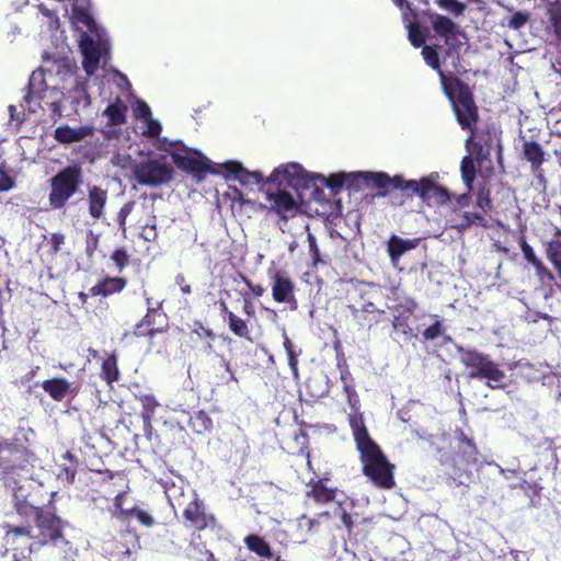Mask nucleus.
Returning a JSON list of instances; mask_svg holds the SVG:
<instances>
[{
	"instance_id": "aec40b11",
	"label": "nucleus",
	"mask_w": 561,
	"mask_h": 561,
	"mask_svg": "<svg viewBox=\"0 0 561 561\" xmlns=\"http://www.w3.org/2000/svg\"><path fill=\"white\" fill-rule=\"evenodd\" d=\"M431 23L437 35L444 37L446 43H448L449 35H455L458 32V25L456 23L437 13L431 15Z\"/></svg>"
},
{
	"instance_id": "423d86ee",
	"label": "nucleus",
	"mask_w": 561,
	"mask_h": 561,
	"mask_svg": "<svg viewBox=\"0 0 561 561\" xmlns=\"http://www.w3.org/2000/svg\"><path fill=\"white\" fill-rule=\"evenodd\" d=\"M157 148L169 152L180 170L201 173L209 167L210 161L205 156L197 150L187 148L181 142H173L163 138L162 140H157Z\"/></svg>"
},
{
	"instance_id": "7ed1b4c3",
	"label": "nucleus",
	"mask_w": 561,
	"mask_h": 561,
	"mask_svg": "<svg viewBox=\"0 0 561 561\" xmlns=\"http://www.w3.org/2000/svg\"><path fill=\"white\" fill-rule=\"evenodd\" d=\"M350 425L362 456L364 473L380 488L394 484L392 469L379 447L370 439L360 415H351Z\"/></svg>"
},
{
	"instance_id": "6e6d98bb",
	"label": "nucleus",
	"mask_w": 561,
	"mask_h": 561,
	"mask_svg": "<svg viewBox=\"0 0 561 561\" xmlns=\"http://www.w3.org/2000/svg\"><path fill=\"white\" fill-rule=\"evenodd\" d=\"M405 181L403 178L401 176H394V178H390V183L389 185L393 186L394 188H400V190H404V184H405Z\"/></svg>"
},
{
	"instance_id": "3c124183",
	"label": "nucleus",
	"mask_w": 561,
	"mask_h": 561,
	"mask_svg": "<svg viewBox=\"0 0 561 561\" xmlns=\"http://www.w3.org/2000/svg\"><path fill=\"white\" fill-rule=\"evenodd\" d=\"M140 236L146 240V241H153L156 238H157V229H156V225L152 224V225H146L141 232H140Z\"/></svg>"
},
{
	"instance_id": "4d7b16f0",
	"label": "nucleus",
	"mask_w": 561,
	"mask_h": 561,
	"mask_svg": "<svg viewBox=\"0 0 561 561\" xmlns=\"http://www.w3.org/2000/svg\"><path fill=\"white\" fill-rule=\"evenodd\" d=\"M248 287L251 289V291L256 296L261 297L265 293V289L261 285H254L250 283L249 280L245 282Z\"/></svg>"
},
{
	"instance_id": "a211bd4d",
	"label": "nucleus",
	"mask_w": 561,
	"mask_h": 561,
	"mask_svg": "<svg viewBox=\"0 0 561 561\" xmlns=\"http://www.w3.org/2000/svg\"><path fill=\"white\" fill-rule=\"evenodd\" d=\"M417 240H405L397 236H392L388 241V253L393 265L407 252L413 250L417 245Z\"/></svg>"
},
{
	"instance_id": "0e129e2a",
	"label": "nucleus",
	"mask_w": 561,
	"mask_h": 561,
	"mask_svg": "<svg viewBox=\"0 0 561 561\" xmlns=\"http://www.w3.org/2000/svg\"><path fill=\"white\" fill-rule=\"evenodd\" d=\"M243 310L247 314H251L253 311V305L249 300H244Z\"/></svg>"
},
{
	"instance_id": "39448f33",
	"label": "nucleus",
	"mask_w": 561,
	"mask_h": 561,
	"mask_svg": "<svg viewBox=\"0 0 561 561\" xmlns=\"http://www.w3.org/2000/svg\"><path fill=\"white\" fill-rule=\"evenodd\" d=\"M165 493L170 504L174 508L184 507L183 514L187 527L204 529L214 522V517L205 513L203 503L197 500L193 492H191L188 496V503H186V496L180 486L172 485L171 488L167 489Z\"/></svg>"
},
{
	"instance_id": "9b49d317",
	"label": "nucleus",
	"mask_w": 561,
	"mask_h": 561,
	"mask_svg": "<svg viewBox=\"0 0 561 561\" xmlns=\"http://www.w3.org/2000/svg\"><path fill=\"white\" fill-rule=\"evenodd\" d=\"M264 207L277 214L282 219L287 220L298 213V202L285 188L270 185L264 190Z\"/></svg>"
},
{
	"instance_id": "603ef678",
	"label": "nucleus",
	"mask_w": 561,
	"mask_h": 561,
	"mask_svg": "<svg viewBox=\"0 0 561 561\" xmlns=\"http://www.w3.org/2000/svg\"><path fill=\"white\" fill-rule=\"evenodd\" d=\"M58 479L65 481L66 483H71L75 479V470L65 468L58 473Z\"/></svg>"
},
{
	"instance_id": "0eeeda50",
	"label": "nucleus",
	"mask_w": 561,
	"mask_h": 561,
	"mask_svg": "<svg viewBox=\"0 0 561 561\" xmlns=\"http://www.w3.org/2000/svg\"><path fill=\"white\" fill-rule=\"evenodd\" d=\"M82 183L81 168L69 165L50 180V205L58 209L65 206L67 201L78 191Z\"/></svg>"
},
{
	"instance_id": "a878e982",
	"label": "nucleus",
	"mask_w": 561,
	"mask_h": 561,
	"mask_svg": "<svg viewBox=\"0 0 561 561\" xmlns=\"http://www.w3.org/2000/svg\"><path fill=\"white\" fill-rule=\"evenodd\" d=\"M247 547L260 557L271 558L272 552L270 546L259 536L250 535L244 539Z\"/></svg>"
},
{
	"instance_id": "bf43d9fd",
	"label": "nucleus",
	"mask_w": 561,
	"mask_h": 561,
	"mask_svg": "<svg viewBox=\"0 0 561 561\" xmlns=\"http://www.w3.org/2000/svg\"><path fill=\"white\" fill-rule=\"evenodd\" d=\"M308 241H309L310 252L312 253V255H313V257L316 260L317 256H318V247H317V243H316V238L312 234H309L308 236Z\"/></svg>"
},
{
	"instance_id": "72a5a7b5",
	"label": "nucleus",
	"mask_w": 561,
	"mask_h": 561,
	"mask_svg": "<svg viewBox=\"0 0 561 561\" xmlns=\"http://www.w3.org/2000/svg\"><path fill=\"white\" fill-rule=\"evenodd\" d=\"M102 375L104 379L111 383L118 377V369L115 356H108L103 360Z\"/></svg>"
},
{
	"instance_id": "6e6552de",
	"label": "nucleus",
	"mask_w": 561,
	"mask_h": 561,
	"mask_svg": "<svg viewBox=\"0 0 561 561\" xmlns=\"http://www.w3.org/2000/svg\"><path fill=\"white\" fill-rule=\"evenodd\" d=\"M440 80L445 93L451 102L458 123L463 129L471 130L472 125L478 119V110L470 91L465 87H460L457 94H455L451 87L447 83V79L443 72H440Z\"/></svg>"
},
{
	"instance_id": "09e8293b",
	"label": "nucleus",
	"mask_w": 561,
	"mask_h": 561,
	"mask_svg": "<svg viewBox=\"0 0 561 561\" xmlns=\"http://www.w3.org/2000/svg\"><path fill=\"white\" fill-rule=\"evenodd\" d=\"M124 496H125V492H121L114 499V505H115L116 510L118 511L117 513L113 514V516L116 517V518L127 517L126 516V511L127 510L123 508V499H124Z\"/></svg>"
},
{
	"instance_id": "20e7f679",
	"label": "nucleus",
	"mask_w": 561,
	"mask_h": 561,
	"mask_svg": "<svg viewBox=\"0 0 561 561\" xmlns=\"http://www.w3.org/2000/svg\"><path fill=\"white\" fill-rule=\"evenodd\" d=\"M461 363L470 369V378L486 379L491 388H500L504 385L505 373L491 358L477 351L458 348Z\"/></svg>"
},
{
	"instance_id": "a18cd8bd",
	"label": "nucleus",
	"mask_w": 561,
	"mask_h": 561,
	"mask_svg": "<svg viewBox=\"0 0 561 561\" xmlns=\"http://www.w3.org/2000/svg\"><path fill=\"white\" fill-rule=\"evenodd\" d=\"M443 333L442 323L436 321L433 325L424 330L423 336L425 340H434Z\"/></svg>"
},
{
	"instance_id": "4c0bfd02",
	"label": "nucleus",
	"mask_w": 561,
	"mask_h": 561,
	"mask_svg": "<svg viewBox=\"0 0 561 561\" xmlns=\"http://www.w3.org/2000/svg\"><path fill=\"white\" fill-rule=\"evenodd\" d=\"M436 3L440 9L451 12L457 16L463 14L466 10V5L457 0H437Z\"/></svg>"
},
{
	"instance_id": "f3484780",
	"label": "nucleus",
	"mask_w": 561,
	"mask_h": 561,
	"mask_svg": "<svg viewBox=\"0 0 561 561\" xmlns=\"http://www.w3.org/2000/svg\"><path fill=\"white\" fill-rule=\"evenodd\" d=\"M107 202V193L99 186H90L88 188L89 214L94 219L103 216V209Z\"/></svg>"
},
{
	"instance_id": "79ce46f5",
	"label": "nucleus",
	"mask_w": 561,
	"mask_h": 561,
	"mask_svg": "<svg viewBox=\"0 0 561 561\" xmlns=\"http://www.w3.org/2000/svg\"><path fill=\"white\" fill-rule=\"evenodd\" d=\"M39 12L47 19V24L50 30L59 28V19L55 15V13L47 9L44 4L38 5Z\"/></svg>"
},
{
	"instance_id": "13d9d810",
	"label": "nucleus",
	"mask_w": 561,
	"mask_h": 561,
	"mask_svg": "<svg viewBox=\"0 0 561 561\" xmlns=\"http://www.w3.org/2000/svg\"><path fill=\"white\" fill-rule=\"evenodd\" d=\"M313 524H314L313 519L307 518L306 516H302L299 519V527L307 528V530H311L313 527Z\"/></svg>"
},
{
	"instance_id": "4be33fe9",
	"label": "nucleus",
	"mask_w": 561,
	"mask_h": 561,
	"mask_svg": "<svg viewBox=\"0 0 561 561\" xmlns=\"http://www.w3.org/2000/svg\"><path fill=\"white\" fill-rule=\"evenodd\" d=\"M461 446L459 448L461 456L467 466H477L480 463V453L473 444L472 439L468 438L463 432L459 434Z\"/></svg>"
},
{
	"instance_id": "1a4fd4ad",
	"label": "nucleus",
	"mask_w": 561,
	"mask_h": 561,
	"mask_svg": "<svg viewBox=\"0 0 561 561\" xmlns=\"http://www.w3.org/2000/svg\"><path fill=\"white\" fill-rule=\"evenodd\" d=\"M311 181H314V173L307 172L302 165L296 162L280 164L267 178V183L271 185L280 188L288 186L297 192L307 188Z\"/></svg>"
},
{
	"instance_id": "5701e85b",
	"label": "nucleus",
	"mask_w": 561,
	"mask_h": 561,
	"mask_svg": "<svg viewBox=\"0 0 561 561\" xmlns=\"http://www.w3.org/2000/svg\"><path fill=\"white\" fill-rule=\"evenodd\" d=\"M360 183L371 185L376 188L383 190L381 195L386 194L387 187L390 183V176L381 172H358V185Z\"/></svg>"
},
{
	"instance_id": "cd10ccee",
	"label": "nucleus",
	"mask_w": 561,
	"mask_h": 561,
	"mask_svg": "<svg viewBox=\"0 0 561 561\" xmlns=\"http://www.w3.org/2000/svg\"><path fill=\"white\" fill-rule=\"evenodd\" d=\"M142 404L141 416L145 427L151 426V420L154 415L156 409L160 405L152 396H142L140 398Z\"/></svg>"
},
{
	"instance_id": "473e14b6",
	"label": "nucleus",
	"mask_w": 561,
	"mask_h": 561,
	"mask_svg": "<svg viewBox=\"0 0 561 561\" xmlns=\"http://www.w3.org/2000/svg\"><path fill=\"white\" fill-rule=\"evenodd\" d=\"M229 324V329L239 337L249 339V329L247 323L236 316L233 312H228V319H226Z\"/></svg>"
},
{
	"instance_id": "a19ab883",
	"label": "nucleus",
	"mask_w": 561,
	"mask_h": 561,
	"mask_svg": "<svg viewBox=\"0 0 561 561\" xmlns=\"http://www.w3.org/2000/svg\"><path fill=\"white\" fill-rule=\"evenodd\" d=\"M126 516H135L142 525L149 527L153 524V518L146 512L137 508L126 511Z\"/></svg>"
},
{
	"instance_id": "49530a36",
	"label": "nucleus",
	"mask_w": 561,
	"mask_h": 561,
	"mask_svg": "<svg viewBox=\"0 0 561 561\" xmlns=\"http://www.w3.org/2000/svg\"><path fill=\"white\" fill-rule=\"evenodd\" d=\"M409 39L415 47H420L424 43L422 32L417 27H414L413 25H410L409 27Z\"/></svg>"
},
{
	"instance_id": "b1692460",
	"label": "nucleus",
	"mask_w": 561,
	"mask_h": 561,
	"mask_svg": "<svg viewBox=\"0 0 561 561\" xmlns=\"http://www.w3.org/2000/svg\"><path fill=\"white\" fill-rule=\"evenodd\" d=\"M127 106L121 102L116 101L113 104H110L104 111V115L107 117L110 125H122L125 122Z\"/></svg>"
},
{
	"instance_id": "69168bd1",
	"label": "nucleus",
	"mask_w": 561,
	"mask_h": 561,
	"mask_svg": "<svg viewBox=\"0 0 561 561\" xmlns=\"http://www.w3.org/2000/svg\"><path fill=\"white\" fill-rule=\"evenodd\" d=\"M220 310H221V313L224 314V318L228 319V312H230V311L228 310V307L225 301H220Z\"/></svg>"
},
{
	"instance_id": "f257e3e1",
	"label": "nucleus",
	"mask_w": 561,
	"mask_h": 561,
	"mask_svg": "<svg viewBox=\"0 0 561 561\" xmlns=\"http://www.w3.org/2000/svg\"><path fill=\"white\" fill-rule=\"evenodd\" d=\"M30 456L24 448L0 443V482L8 490L19 512L27 511L35 515V525L19 527L7 525L5 545L13 550L32 551L61 537V522L49 512L38 511L37 503L30 499V477L32 474Z\"/></svg>"
},
{
	"instance_id": "4468645a",
	"label": "nucleus",
	"mask_w": 561,
	"mask_h": 561,
	"mask_svg": "<svg viewBox=\"0 0 561 561\" xmlns=\"http://www.w3.org/2000/svg\"><path fill=\"white\" fill-rule=\"evenodd\" d=\"M314 180H318L321 183L325 184L328 187L336 191L344 186L359 188L358 172H340L331 174L328 178L320 174H314Z\"/></svg>"
},
{
	"instance_id": "ea45409f",
	"label": "nucleus",
	"mask_w": 561,
	"mask_h": 561,
	"mask_svg": "<svg viewBox=\"0 0 561 561\" xmlns=\"http://www.w3.org/2000/svg\"><path fill=\"white\" fill-rule=\"evenodd\" d=\"M529 20H530V14L529 13L518 11V12H515L512 15V18L510 19L507 25H508V27H511L513 30H519L524 25H526Z\"/></svg>"
},
{
	"instance_id": "bb28decb",
	"label": "nucleus",
	"mask_w": 561,
	"mask_h": 561,
	"mask_svg": "<svg viewBox=\"0 0 561 561\" xmlns=\"http://www.w3.org/2000/svg\"><path fill=\"white\" fill-rule=\"evenodd\" d=\"M126 285L124 278L115 277L106 279L103 284L98 287H93L92 290L95 294H102L104 296L121 291Z\"/></svg>"
},
{
	"instance_id": "412c9836",
	"label": "nucleus",
	"mask_w": 561,
	"mask_h": 561,
	"mask_svg": "<svg viewBox=\"0 0 561 561\" xmlns=\"http://www.w3.org/2000/svg\"><path fill=\"white\" fill-rule=\"evenodd\" d=\"M43 389L56 401H61L70 391V383L66 379L54 378L42 385Z\"/></svg>"
},
{
	"instance_id": "052dcab7",
	"label": "nucleus",
	"mask_w": 561,
	"mask_h": 561,
	"mask_svg": "<svg viewBox=\"0 0 561 561\" xmlns=\"http://www.w3.org/2000/svg\"><path fill=\"white\" fill-rule=\"evenodd\" d=\"M9 112L12 119H16L18 122H22L23 118L20 117L19 113L16 112V107L14 105L9 106Z\"/></svg>"
},
{
	"instance_id": "c9c22d12",
	"label": "nucleus",
	"mask_w": 561,
	"mask_h": 561,
	"mask_svg": "<svg viewBox=\"0 0 561 561\" xmlns=\"http://www.w3.org/2000/svg\"><path fill=\"white\" fill-rule=\"evenodd\" d=\"M309 494L318 502H329L334 499V491L328 489L321 482L314 484Z\"/></svg>"
},
{
	"instance_id": "774afa93",
	"label": "nucleus",
	"mask_w": 561,
	"mask_h": 561,
	"mask_svg": "<svg viewBox=\"0 0 561 561\" xmlns=\"http://www.w3.org/2000/svg\"><path fill=\"white\" fill-rule=\"evenodd\" d=\"M376 310L375 305L371 302L365 304L363 306V311L365 312H374Z\"/></svg>"
},
{
	"instance_id": "5fc2aeb1",
	"label": "nucleus",
	"mask_w": 561,
	"mask_h": 561,
	"mask_svg": "<svg viewBox=\"0 0 561 561\" xmlns=\"http://www.w3.org/2000/svg\"><path fill=\"white\" fill-rule=\"evenodd\" d=\"M129 211H130L129 205H125L124 207L121 208V210L118 213V221H119L121 227H124L126 217L129 214Z\"/></svg>"
},
{
	"instance_id": "58836bf2",
	"label": "nucleus",
	"mask_w": 561,
	"mask_h": 561,
	"mask_svg": "<svg viewBox=\"0 0 561 561\" xmlns=\"http://www.w3.org/2000/svg\"><path fill=\"white\" fill-rule=\"evenodd\" d=\"M423 58L425 59L426 64L432 67L433 69L437 70L440 75L439 70V58L438 54L435 50V48L431 46H424L422 50Z\"/></svg>"
},
{
	"instance_id": "e2e57ef3",
	"label": "nucleus",
	"mask_w": 561,
	"mask_h": 561,
	"mask_svg": "<svg viewBox=\"0 0 561 561\" xmlns=\"http://www.w3.org/2000/svg\"><path fill=\"white\" fill-rule=\"evenodd\" d=\"M284 347L286 350V353L288 354L289 352H295L294 351V347H293V343L290 341L289 337L285 336V341H284Z\"/></svg>"
},
{
	"instance_id": "f704fd0d",
	"label": "nucleus",
	"mask_w": 561,
	"mask_h": 561,
	"mask_svg": "<svg viewBox=\"0 0 561 561\" xmlns=\"http://www.w3.org/2000/svg\"><path fill=\"white\" fill-rule=\"evenodd\" d=\"M461 175L467 187L470 190L476 176V168L470 157H465L461 161Z\"/></svg>"
},
{
	"instance_id": "37998d69",
	"label": "nucleus",
	"mask_w": 561,
	"mask_h": 561,
	"mask_svg": "<svg viewBox=\"0 0 561 561\" xmlns=\"http://www.w3.org/2000/svg\"><path fill=\"white\" fill-rule=\"evenodd\" d=\"M427 181H428V178L422 179L419 181H416V180L405 181L404 190H411L421 197Z\"/></svg>"
},
{
	"instance_id": "2eb2a0df",
	"label": "nucleus",
	"mask_w": 561,
	"mask_h": 561,
	"mask_svg": "<svg viewBox=\"0 0 561 561\" xmlns=\"http://www.w3.org/2000/svg\"><path fill=\"white\" fill-rule=\"evenodd\" d=\"M272 294L277 302H295L294 284L280 273H277L274 277Z\"/></svg>"
},
{
	"instance_id": "338daca9",
	"label": "nucleus",
	"mask_w": 561,
	"mask_h": 561,
	"mask_svg": "<svg viewBox=\"0 0 561 561\" xmlns=\"http://www.w3.org/2000/svg\"><path fill=\"white\" fill-rule=\"evenodd\" d=\"M147 302H148V313L147 316L145 317V321L150 324V321H149V318H150V313L154 311V308L150 306V299L147 298Z\"/></svg>"
},
{
	"instance_id": "de8ad7c7",
	"label": "nucleus",
	"mask_w": 561,
	"mask_h": 561,
	"mask_svg": "<svg viewBox=\"0 0 561 561\" xmlns=\"http://www.w3.org/2000/svg\"><path fill=\"white\" fill-rule=\"evenodd\" d=\"M112 260L122 270L128 263V255L124 250H115L112 254Z\"/></svg>"
},
{
	"instance_id": "864d4df0",
	"label": "nucleus",
	"mask_w": 561,
	"mask_h": 561,
	"mask_svg": "<svg viewBox=\"0 0 561 561\" xmlns=\"http://www.w3.org/2000/svg\"><path fill=\"white\" fill-rule=\"evenodd\" d=\"M287 356H288V364L290 366L293 375L295 377H298V359H297V354L295 352H289L287 354Z\"/></svg>"
},
{
	"instance_id": "6ab92c4d",
	"label": "nucleus",
	"mask_w": 561,
	"mask_h": 561,
	"mask_svg": "<svg viewBox=\"0 0 561 561\" xmlns=\"http://www.w3.org/2000/svg\"><path fill=\"white\" fill-rule=\"evenodd\" d=\"M556 238L546 242L545 251L547 259L556 268L559 278L561 279V230L556 229Z\"/></svg>"
},
{
	"instance_id": "c03bdc74",
	"label": "nucleus",
	"mask_w": 561,
	"mask_h": 561,
	"mask_svg": "<svg viewBox=\"0 0 561 561\" xmlns=\"http://www.w3.org/2000/svg\"><path fill=\"white\" fill-rule=\"evenodd\" d=\"M135 115L139 119V122L148 119V118H150L152 116L150 107L144 101H138L137 102V106L135 108Z\"/></svg>"
},
{
	"instance_id": "9d476101",
	"label": "nucleus",
	"mask_w": 561,
	"mask_h": 561,
	"mask_svg": "<svg viewBox=\"0 0 561 561\" xmlns=\"http://www.w3.org/2000/svg\"><path fill=\"white\" fill-rule=\"evenodd\" d=\"M173 168L160 160H146L134 168L135 181L144 186H161L173 179Z\"/></svg>"
},
{
	"instance_id": "e433bc0d",
	"label": "nucleus",
	"mask_w": 561,
	"mask_h": 561,
	"mask_svg": "<svg viewBox=\"0 0 561 561\" xmlns=\"http://www.w3.org/2000/svg\"><path fill=\"white\" fill-rule=\"evenodd\" d=\"M111 162L114 167L121 168L123 170H131L134 172L135 165H137L129 153L126 152H117L115 153Z\"/></svg>"
},
{
	"instance_id": "680f3d73",
	"label": "nucleus",
	"mask_w": 561,
	"mask_h": 561,
	"mask_svg": "<svg viewBox=\"0 0 561 561\" xmlns=\"http://www.w3.org/2000/svg\"><path fill=\"white\" fill-rule=\"evenodd\" d=\"M342 522L348 529L351 528L352 519L351 516L345 512L342 514Z\"/></svg>"
},
{
	"instance_id": "8fccbe9b",
	"label": "nucleus",
	"mask_w": 561,
	"mask_h": 561,
	"mask_svg": "<svg viewBox=\"0 0 561 561\" xmlns=\"http://www.w3.org/2000/svg\"><path fill=\"white\" fill-rule=\"evenodd\" d=\"M64 241H65L64 234L53 233L49 239L51 253H54V254L57 253L60 250V247L64 243Z\"/></svg>"
},
{
	"instance_id": "393cba45",
	"label": "nucleus",
	"mask_w": 561,
	"mask_h": 561,
	"mask_svg": "<svg viewBox=\"0 0 561 561\" xmlns=\"http://www.w3.org/2000/svg\"><path fill=\"white\" fill-rule=\"evenodd\" d=\"M520 249L524 257L537 268L538 274L546 275L548 278L553 279V274L536 256L533 248L527 242H522Z\"/></svg>"
},
{
	"instance_id": "f03ea898",
	"label": "nucleus",
	"mask_w": 561,
	"mask_h": 561,
	"mask_svg": "<svg viewBox=\"0 0 561 561\" xmlns=\"http://www.w3.org/2000/svg\"><path fill=\"white\" fill-rule=\"evenodd\" d=\"M75 81L72 66L67 59H46L43 66L33 71L28 80V92L24 96L28 112L37 107L51 112L53 117L61 116L60 101L65 90ZM21 106L24 107V104Z\"/></svg>"
},
{
	"instance_id": "ddd939ff",
	"label": "nucleus",
	"mask_w": 561,
	"mask_h": 561,
	"mask_svg": "<svg viewBox=\"0 0 561 561\" xmlns=\"http://www.w3.org/2000/svg\"><path fill=\"white\" fill-rule=\"evenodd\" d=\"M94 134V127L91 125H81L70 127L60 125L54 131V138L64 145L80 142Z\"/></svg>"
},
{
	"instance_id": "dca6fc26",
	"label": "nucleus",
	"mask_w": 561,
	"mask_h": 561,
	"mask_svg": "<svg viewBox=\"0 0 561 561\" xmlns=\"http://www.w3.org/2000/svg\"><path fill=\"white\" fill-rule=\"evenodd\" d=\"M436 178V174H432L428 178L421 196L428 205H443L449 201L448 191L435 183Z\"/></svg>"
},
{
	"instance_id": "c756f323",
	"label": "nucleus",
	"mask_w": 561,
	"mask_h": 561,
	"mask_svg": "<svg viewBox=\"0 0 561 561\" xmlns=\"http://www.w3.org/2000/svg\"><path fill=\"white\" fill-rule=\"evenodd\" d=\"M191 427L198 434L209 432L213 427L211 419L203 411L195 413L190 420Z\"/></svg>"
},
{
	"instance_id": "2f4dec72",
	"label": "nucleus",
	"mask_w": 561,
	"mask_h": 561,
	"mask_svg": "<svg viewBox=\"0 0 561 561\" xmlns=\"http://www.w3.org/2000/svg\"><path fill=\"white\" fill-rule=\"evenodd\" d=\"M138 128L140 129V134L142 136L158 139L162 130L161 124L152 116L148 119L140 122V126H138Z\"/></svg>"
},
{
	"instance_id": "f8f14e48",
	"label": "nucleus",
	"mask_w": 561,
	"mask_h": 561,
	"mask_svg": "<svg viewBox=\"0 0 561 561\" xmlns=\"http://www.w3.org/2000/svg\"><path fill=\"white\" fill-rule=\"evenodd\" d=\"M224 168L236 175V179L245 186L257 185L260 190L264 192L266 187L271 185L267 183V178L264 180L263 175L259 171L250 172L237 161H230L224 164Z\"/></svg>"
},
{
	"instance_id": "c85d7f7f",
	"label": "nucleus",
	"mask_w": 561,
	"mask_h": 561,
	"mask_svg": "<svg viewBox=\"0 0 561 561\" xmlns=\"http://www.w3.org/2000/svg\"><path fill=\"white\" fill-rule=\"evenodd\" d=\"M523 152L525 158L531 162L533 165H540L543 161V151L537 142L526 141Z\"/></svg>"
},
{
	"instance_id": "7c9ffc66",
	"label": "nucleus",
	"mask_w": 561,
	"mask_h": 561,
	"mask_svg": "<svg viewBox=\"0 0 561 561\" xmlns=\"http://www.w3.org/2000/svg\"><path fill=\"white\" fill-rule=\"evenodd\" d=\"M554 33L561 38V1L550 2L547 8Z\"/></svg>"
}]
</instances>
